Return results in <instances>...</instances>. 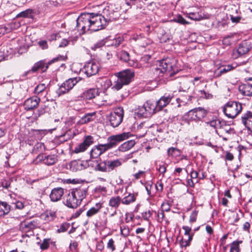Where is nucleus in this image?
<instances>
[{
    "label": "nucleus",
    "mask_w": 252,
    "mask_h": 252,
    "mask_svg": "<svg viewBox=\"0 0 252 252\" xmlns=\"http://www.w3.org/2000/svg\"><path fill=\"white\" fill-rule=\"evenodd\" d=\"M64 60L65 58L63 56L58 55V57L53 58L48 63H45L44 60H41L35 63L32 69L28 71L26 73L27 74L30 72L34 73L39 70H41L42 72H45L48 68L49 65L59 61H63Z\"/></svg>",
    "instance_id": "nucleus-7"
},
{
    "label": "nucleus",
    "mask_w": 252,
    "mask_h": 252,
    "mask_svg": "<svg viewBox=\"0 0 252 252\" xmlns=\"http://www.w3.org/2000/svg\"><path fill=\"white\" fill-rule=\"evenodd\" d=\"M239 246L238 242H233L232 244L229 252H239Z\"/></svg>",
    "instance_id": "nucleus-47"
},
{
    "label": "nucleus",
    "mask_w": 252,
    "mask_h": 252,
    "mask_svg": "<svg viewBox=\"0 0 252 252\" xmlns=\"http://www.w3.org/2000/svg\"><path fill=\"white\" fill-rule=\"evenodd\" d=\"M80 80V78L75 77L69 78L66 80L63 84V86L66 87L67 89L69 91L71 90L76 84Z\"/></svg>",
    "instance_id": "nucleus-26"
},
{
    "label": "nucleus",
    "mask_w": 252,
    "mask_h": 252,
    "mask_svg": "<svg viewBox=\"0 0 252 252\" xmlns=\"http://www.w3.org/2000/svg\"><path fill=\"white\" fill-rule=\"evenodd\" d=\"M130 132H123L116 135H111L108 137V143L104 144H98L94 146L90 152V158H97L99 156L107 150L116 147L118 144L130 137Z\"/></svg>",
    "instance_id": "nucleus-2"
},
{
    "label": "nucleus",
    "mask_w": 252,
    "mask_h": 252,
    "mask_svg": "<svg viewBox=\"0 0 252 252\" xmlns=\"http://www.w3.org/2000/svg\"><path fill=\"white\" fill-rule=\"evenodd\" d=\"M47 109V108L45 105H41L37 112L34 113V117L36 118L39 117L46 112Z\"/></svg>",
    "instance_id": "nucleus-35"
},
{
    "label": "nucleus",
    "mask_w": 252,
    "mask_h": 252,
    "mask_svg": "<svg viewBox=\"0 0 252 252\" xmlns=\"http://www.w3.org/2000/svg\"><path fill=\"white\" fill-rule=\"evenodd\" d=\"M230 19L233 23H237L240 21L241 18L239 16L234 17L232 15H230Z\"/></svg>",
    "instance_id": "nucleus-60"
},
{
    "label": "nucleus",
    "mask_w": 252,
    "mask_h": 252,
    "mask_svg": "<svg viewBox=\"0 0 252 252\" xmlns=\"http://www.w3.org/2000/svg\"><path fill=\"white\" fill-rule=\"evenodd\" d=\"M242 124L249 131L252 132V112L247 111L241 116Z\"/></svg>",
    "instance_id": "nucleus-17"
},
{
    "label": "nucleus",
    "mask_w": 252,
    "mask_h": 252,
    "mask_svg": "<svg viewBox=\"0 0 252 252\" xmlns=\"http://www.w3.org/2000/svg\"><path fill=\"white\" fill-rule=\"evenodd\" d=\"M50 244L55 246V242L52 241L50 238L44 239L40 245V248L42 250H45L49 248Z\"/></svg>",
    "instance_id": "nucleus-34"
},
{
    "label": "nucleus",
    "mask_w": 252,
    "mask_h": 252,
    "mask_svg": "<svg viewBox=\"0 0 252 252\" xmlns=\"http://www.w3.org/2000/svg\"><path fill=\"white\" fill-rule=\"evenodd\" d=\"M240 92L246 96H252V85L250 84H245L239 87Z\"/></svg>",
    "instance_id": "nucleus-24"
},
{
    "label": "nucleus",
    "mask_w": 252,
    "mask_h": 252,
    "mask_svg": "<svg viewBox=\"0 0 252 252\" xmlns=\"http://www.w3.org/2000/svg\"><path fill=\"white\" fill-rule=\"evenodd\" d=\"M45 215L46 216L45 219L49 221L53 220L56 217V213L54 212H46Z\"/></svg>",
    "instance_id": "nucleus-44"
},
{
    "label": "nucleus",
    "mask_w": 252,
    "mask_h": 252,
    "mask_svg": "<svg viewBox=\"0 0 252 252\" xmlns=\"http://www.w3.org/2000/svg\"><path fill=\"white\" fill-rule=\"evenodd\" d=\"M124 85H125L120 79H119V78H118L117 80L115 82L114 85L112 87V89L116 91H119L123 87Z\"/></svg>",
    "instance_id": "nucleus-39"
},
{
    "label": "nucleus",
    "mask_w": 252,
    "mask_h": 252,
    "mask_svg": "<svg viewBox=\"0 0 252 252\" xmlns=\"http://www.w3.org/2000/svg\"><path fill=\"white\" fill-rule=\"evenodd\" d=\"M157 190L161 191L163 190V184L161 182H158L156 185Z\"/></svg>",
    "instance_id": "nucleus-62"
},
{
    "label": "nucleus",
    "mask_w": 252,
    "mask_h": 252,
    "mask_svg": "<svg viewBox=\"0 0 252 252\" xmlns=\"http://www.w3.org/2000/svg\"><path fill=\"white\" fill-rule=\"evenodd\" d=\"M63 189L61 187L53 189L50 194L51 200L52 202H57L60 200L63 195Z\"/></svg>",
    "instance_id": "nucleus-19"
},
{
    "label": "nucleus",
    "mask_w": 252,
    "mask_h": 252,
    "mask_svg": "<svg viewBox=\"0 0 252 252\" xmlns=\"http://www.w3.org/2000/svg\"><path fill=\"white\" fill-rule=\"evenodd\" d=\"M158 170L160 173L163 174L166 171V168L164 165H159Z\"/></svg>",
    "instance_id": "nucleus-59"
},
{
    "label": "nucleus",
    "mask_w": 252,
    "mask_h": 252,
    "mask_svg": "<svg viewBox=\"0 0 252 252\" xmlns=\"http://www.w3.org/2000/svg\"><path fill=\"white\" fill-rule=\"evenodd\" d=\"M134 76V72L131 69H126L119 73L118 78L124 84H128Z\"/></svg>",
    "instance_id": "nucleus-15"
},
{
    "label": "nucleus",
    "mask_w": 252,
    "mask_h": 252,
    "mask_svg": "<svg viewBox=\"0 0 252 252\" xmlns=\"http://www.w3.org/2000/svg\"><path fill=\"white\" fill-rule=\"evenodd\" d=\"M40 101L37 96H32L27 99L24 103V107L26 111H30L37 107Z\"/></svg>",
    "instance_id": "nucleus-16"
},
{
    "label": "nucleus",
    "mask_w": 252,
    "mask_h": 252,
    "mask_svg": "<svg viewBox=\"0 0 252 252\" xmlns=\"http://www.w3.org/2000/svg\"><path fill=\"white\" fill-rule=\"evenodd\" d=\"M121 203H122V198L120 196H116L110 198L108 205L115 209H117L119 207Z\"/></svg>",
    "instance_id": "nucleus-23"
},
{
    "label": "nucleus",
    "mask_w": 252,
    "mask_h": 252,
    "mask_svg": "<svg viewBox=\"0 0 252 252\" xmlns=\"http://www.w3.org/2000/svg\"><path fill=\"white\" fill-rule=\"evenodd\" d=\"M98 70V63L94 62L87 63L82 69V71L84 72L87 77H91L95 75Z\"/></svg>",
    "instance_id": "nucleus-12"
},
{
    "label": "nucleus",
    "mask_w": 252,
    "mask_h": 252,
    "mask_svg": "<svg viewBox=\"0 0 252 252\" xmlns=\"http://www.w3.org/2000/svg\"><path fill=\"white\" fill-rule=\"evenodd\" d=\"M197 216V212L196 211H193L190 216L189 221L190 222H195L196 220Z\"/></svg>",
    "instance_id": "nucleus-53"
},
{
    "label": "nucleus",
    "mask_w": 252,
    "mask_h": 252,
    "mask_svg": "<svg viewBox=\"0 0 252 252\" xmlns=\"http://www.w3.org/2000/svg\"><path fill=\"white\" fill-rule=\"evenodd\" d=\"M58 161V156L56 155H47L46 153L39 154L33 162L35 164L42 162L44 164L51 166L55 164Z\"/></svg>",
    "instance_id": "nucleus-8"
},
{
    "label": "nucleus",
    "mask_w": 252,
    "mask_h": 252,
    "mask_svg": "<svg viewBox=\"0 0 252 252\" xmlns=\"http://www.w3.org/2000/svg\"><path fill=\"white\" fill-rule=\"evenodd\" d=\"M45 89L46 86L44 84H40L35 88L34 93L35 94H39L42 93Z\"/></svg>",
    "instance_id": "nucleus-40"
},
{
    "label": "nucleus",
    "mask_w": 252,
    "mask_h": 252,
    "mask_svg": "<svg viewBox=\"0 0 252 252\" xmlns=\"http://www.w3.org/2000/svg\"><path fill=\"white\" fill-rule=\"evenodd\" d=\"M103 207V203L99 202L96 203L94 206L92 207L86 212V216L87 217L90 218L96 215L100 210Z\"/></svg>",
    "instance_id": "nucleus-20"
},
{
    "label": "nucleus",
    "mask_w": 252,
    "mask_h": 252,
    "mask_svg": "<svg viewBox=\"0 0 252 252\" xmlns=\"http://www.w3.org/2000/svg\"><path fill=\"white\" fill-rule=\"evenodd\" d=\"M175 61L170 59H165L159 62V67L155 68V71L159 76L166 73L172 77L179 72V69L175 66Z\"/></svg>",
    "instance_id": "nucleus-5"
},
{
    "label": "nucleus",
    "mask_w": 252,
    "mask_h": 252,
    "mask_svg": "<svg viewBox=\"0 0 252 252\" xmlns=\"http://www.w3.org/2000/svg\"><path fill=\"white\" fill-rule=\"evenodd\" d=\"M183 229L185 230L184 235L185 236H188L189 237V236H192V237H193V234H190V233L191 231V228L190 227L188 226H183Z\"/></svg>",
    "instance_id": "nucleus-51"
},
{
    "label": "nucleus",
    "mask_w": 252,
    "mask_h": 252,
    "mask_svg": "<svg viewBox=\"0 0 252 252\" xmlns=\"http://www.w3.org/2000/svg\"><path fill=\"white\" fill-rule=\"evenodd\" d=\"M94 140V137L91 135L85 136L83 142L75 148L74 152L78 154L85 151L89 146L93 144Z\"/></svg>",
    "instance_id": "nucleus-14"
},
{
    "label": "nucleus",
    "mask_w": 252,
    "mask_h": 252,
    "mask_svg": "<svg viewBox=\"0 0 252 252\" xmlns=\"http://www.w3.org/2000/svg\"><path fill=\"white\" fill-rule=\"evenodd\" d=\"M96 164L94 169L96 171L110 173L122 165V161L119 159H105L101 160L99 159V161L97 160Z\"/></svg>",
    "instance_id": "nucleus-4"
},
{
    "label": "nucleus",
    "mask_w": 252,
    "mask_h": 252,
    "mask_svg": "<svg viewBox=\"0 0 252 252\" xmlns=\"http://www.w3.org/2000/svg\"><path fill=\"white\" fill-rule=\"evenodd\" d=\"M192 236H189L187 239H182L180 241V244L182 248L185 247L186 248L188 246H189L190 244V242L192 240Z\"/></svg>",
    "instance_id": "nucleus-38"
},
{
    "label": "nucleus",
    "mask_w": 252,
    "mask_h": 252,
    "mask_svg": "<svg viewBox=\"0 0 252 252\" xmlns=\"http://www.w3.org/2000/svg\"><path fill=\"white\" fill-rule=\"evenodd\" d=\"M102 14L107 24L110 22L117 20L120 16V12L115 11L112 6H108L105 8L102 11Z\"/></svg>",
    "instance_id": "nucleus-11"
},
{
    "label": "nucleus",
    "mask_w": 252,
    "mask_h": 252,
    "mask_svg": "<svg viewBox=\"0 0 252 252\" xmlns=\"http://www.w3.org/2000/svg\"><path fill=\"white\" fill-rule=\"evenodd\" d=\"M114 243V240L112 238H111L109 240L107 244V248L110 250L111 252L114 251L116 249Z\"/></svg>",
    "instance_id": "nucleus-46"
},
{
    "label": "nucleus",
    "mask_w": 252,
    "mask_h": 252,
    "mask_svg": "<svg viewBox=\"0 0 252 252\" xmlns=\"http://www.w3.org/2000/svg\"><path fill=\"white\" fill-rule=\"evenodd\" d=\"M0 184L3 188L6 189H8L10 186V182L5 179L1 180Z\"/></svg>",
    "instance_id": "nucleus-52"
},
{
    "label": "nucleus",
    "mask_w": 252,
    "mask_h": 252,
    "mask_svg": "<svg viewBox=\"0 0 252 252\" xmlns=\"http://www.w3.org/2000/svg\"><path fill=\"white\" fill-rule=\"evenodd\" d=\"M121 231L122 234L125 237L128 235L129 229L128 228L124 227L122 228V227H121Z\"/></svg>",
    "instance_id": "nucleus-57"
},
{
    "label": "nucleus",
    "mask_w": 252,
    "mask_h": 252,
    "mask_svg": "<svg viewBox=\"0 0 252 252\" xmlns=\"http://www.w3.org/2000/svg\"><path fill=\"white\" fill-rule=\"evenodd\" d=\"M135 144V142L134 140H131L127 141L122 144L119 147V150L123 152L127 151L130 150L131 148H132Z\"/></svg>",
    "instance_id": "nucleus-27"
},
{
    "label": "nucleus",
    "mask_w": 252,
    "mask_h": 252,
    "mask_svg": "<svg viewBox=\"0 0 252 252\" xmlns=\"http://www.w3.org/2000/svg\"><path fill=\"white\" fill-rule=\"evenodd\" d=\"M157 217L158 221L159 222H162L164 217V213L163 210H162L159 211L157 214Z\"/></svg>",
    "instance_id": "nucleus-54"
},
{
    "label": "nucleus",
    "mask_w": 252,
    "mask_h": 252,
    "mask_svg": "<svg viewBox=\"0 0 252 252\" xmlns=\"http://www.w3.org/2000/svg\"><path fill=\"white\" fill-rule=\"evenodd\" d=\"M126 63H127L129 66L134 68H139L141 67V65L137 62V61L131 60L130 59H129Z\"/></svg>",
    "instance_id": "nucleus-45"
},
{
    "label": "nucleus",
    "mask_w": 252,
    "mask_h": 252,
    "mask_svg": "<svg viewBox=\"0 0 252 252\" xmlns=\"http://www.w3.org/2000/svg\"><path fill=\"white\" fill-rule=\"evenodd\" d=\"M234 68L235 67H233L232 65L228 64L224 66L223 68L220 67V69L221 71V72H222L223 74H224L231 70H233Z\"/></svg>",
    "instance_id": "nucleus-48"
},
{
    "label": "nucleus",
    "mask_w": 252,
    "mask_h": 252,
    "mask_svg": "<svg viewBox=\"0 0 252 252\" xmlns=\"http://www.w3.org/2000/svg\"><path fill=\"white\" fill-rule=\"evenodd\" d=\"M10 210V206L6 202L0 201V217L7 215Z\"/></svg>",
    "instance_id": "nucleus-29"
},
{
    "label": "nucleus",
    "mask_w": 252,
    "mask_h": 252,
    "mask_svg": "<svg viewBox=\"0 0 252 252\" xmlns=\"http://www.w3.org/2000/svg\"><path fill=\"white\" fill-rule=\"evenodd\" d=\"M44 148L45 146L44 144L42 143H37L34 145L33 151L34 152H37L39 150L42 151L43 149H44Z\"/></svg>",
    "instance_id": "nucleus-50"
},
{
    "label": "nucleus",
    "mask_w": 252,
    "mask_h": 252,
    "mask_svg": "<svg viewBox=\"0 0 252 252\" xmlns=\"http://www.w3.org/2000/svg\"><path fill=\"white\" fill-rule=\"evenodd\" d=\"M207 111L202 107H198L189 110L187 116L189 120L196 122L201 121L207 115Z\"/></svg>",
    "instance_id": "nucleus-10"
},
{
    "label": "nucleus",
    "mask_w": 252,
    "mask_h": 252,
    "mask_svg": "<svg viewBox=\"0 0 252 252\" xmlns=\"http://www.w3.org/2000/svg\"><path fill=\"white\" fill-rule=\"evenodd\" d=\"M33 10L32 9H28L26 10L21 12L16 15L17 18H33Z\"/></svg>",
    "instance_id": "nucleus-32"
},
{
    "label": "nucleus",
    "mask_w": 252,
    "mask_h": 252,
    "mask_svg": "<svg viewBox=\"0 0 252 252\" xmlns=\"http://www.w3.org/2000/svg\"><path fill=\"white\" fill-rule=\"evenodd\" d=\"M76 24L78 30L82 31L83 33L98 31L108 24L102 14L94 13L81 14L77 19Z\"/></svg>",
    "instance_id": "nucleus-1"
},
{
    "label": "nucleus",
    "mask_w": 252,
    "mask_h": 252,
    "mask_svg": "<svg viewBox=\"0 0 252 252\" xmlns=\"http://www.w3.org/2000/svg\"><path fill=\"white\" fill-rule=\"evenodd\" d=\"M39 223L36 220H24L20 224V230L25 233L32 232L33 230L38 227Z\"/></svg>",
    "instance_id": "nucleus-13"
},
{
    "label": "nucleus",
    "mask_w": 252,
    "mask_h": 252,
    "mask_svg": "<svg viewBox=\"0 0 252 252\" xmlns=\"http://www.w3.org/2000/svg\"><path fill=\"white\" fill-rule=\"evenodd\" d=\"M187 17L194 21H200L203 19V16L199 12H189L187 14Z\"/></svg>",
    "instance_id": "nucleus-33"
},
{
    "label": "nucleus",
    "mask_w": 252,
    "mask_h": 252,
    "mask_svg": "<svg viewBox=\"0 0 252 252\" xmlns=\"http://www.w3.org/2000/svg\"><path fill=\"white\" fill-rule=\"evenodd\" d=\"M124 114V110L122 107L116 108L111 113L109 121L113 127H117L121 124L123 120Z\"/></svg>",
    "instance_id": "nucleus-9"
},
{
    "label": "nucleus",
    "mask_w": 252,
    "mask_h": 252,
    "mask_svg": "<svg viewBox=\"0 0 252 252\" xmlns=\"http://www.w3.org/2000/svg\"><path fill=\"white\" fill-rule=\"evenodd\" d=\"M69 91L67 89L66 87L63 86V83L57 91V93L59 96L61 95L67 93Z\"/></svg>",
    "instance_id": "nucleus-42"
},
{
    "label": "nucleus",
    "mask_w": 252,
    "mask_h": 252,
    "mask_svg": "<svg viewBox=\"0 0 252 252\" xmlns=\"http://www.w3.org/2000/svg\"><path fill=\"white\" fill-rule=\"evenodd\" d=\"M96 117V113L92 112L86 114L83 117L81 118L79 121L81 124H85L89 122L94 121Z\"/></svg>",
    "instance_id": "nucleus-25"
},
{
    "label": "nucleus",
    "mask_w": 252,
    "mask_h": 252,
    "mask_svg": "<svg viewBox=\"0 0 252 252\" xmlns=\"http://www.w3.org/2000/svg\"><path fill=\"white\" fill-rule=\"evenodd\" d=\"M152 213L150 211H146L142 214V218L146 220H148L149 218L151 216Z\"/></svg>",
    "instance_id": "nucleus-55"
},
{
    "label": "nucleus",
    "mask_w": 252,
    "mask_h": 252,
    "mask_svg": "<svg viewBox=\"0 0 252 252\" xmlns=\"http://www.w3.org/2000/svg\"><path fill=\"white\" fill-rule=\"evenodd\" d=\"M250 223L248 222H246L243 224V229L244 231H248V232H250Z\"/></svg>",
    "instance_id": "nucleus-58"
},
{
    "label": "nucleus",
    "mask_w": 252,
    "mask_h": 252,
    "mask_svg": "<svg viewBox=\"0 0 252 252\" xmlns=\"http://www.w3.org/2000/svg\"><path fill=\"white\" fill-rule=\"evenodd\" d=\"M137 193H129L127 196H126L122 199V204L124 205H129L131 203L134 202L136 200Z\"/></svg>",
    "instance_id": "nucleus-28"
},
{
    "label": "nucleus",
    "mask_w": 252,
    "mask_h": 252,
    "mask_svg": "<svg viewBox=\"0 0 252 252\" xmlns=\"http://www.w3.org/2000/svg\"><path fill=\"white\" fill-rule=\"evenodd\" d=\"M173 21L184 25L189 24V23L181 15L176 16Z\"/></svg>",
    "instance_id": "nucleus-36"
},
{
    "label": "nucleus",
    "mask_w": 252,
    "mask_h": 252,
    "mask_svg": "<svg viewBox=\"0 0 252 252\" xmlns=\"http://www.w3.org/2000/svg\"><path fill=\"white\" fill-rule=\"evenodd\" d=\"M208 125H209L210 126L213 127L215 129L220 128L224 125L225 122L224 121H220V119L216 118L213 119L207 123Z\"/></svg>",
    "instance_id": "nucleus-30"
},
{
    "label": "nucleus",
    "mask_w": 252,
    "mask_h": 252,
    "mask_svg": "<svg viewBox=\"0 0 252 252\" xmlns=\"http://www.w3.org/2000/svg\"><path fill=\"white\" fill-rule=\"evenodd\" d=\"M16 208L19 209H22L24 208V205L22 202L21 201H17L15 203Z\"/></svg>",
    "instance_id": "nucleus-63"
},
{
    "label": "nucleus",
    "mask_w": 252,
    "mask_h": 252,
    "mask_svg": "<svg viewBox=\"0 0 252 252\" xmlns=\"http://www.w3.org/2000/svg\"><path fill=\"white\" fill-rule=\"evenodd\" d=\"M234 158V157H233V155L232 154L229 153V152H227L226 154V155H225V159L228 160H232Z\"/></svg>",
    "instance_id": "nucleus-61"
},
{
    "label": "nucleus",
    "mask_w": 252,
    "mask_h": 252,
    "mask_svg": "<svg viewBox=\"0 0 252 252\" xmlns=\"http://www.w3.org/2000/svg\"><path fill=\"white\" fill-rule=\"evenodd\" d=\"M176 150H177V149L175 148L171 147V148H169L167 151L168 155L173 156V154H174V152Z\"/></svg>",
    "instance_id": "nucleus-64"
},
{
    "label": "nucleus",
    "mask_w": 252,
    "mask_h": 252,
    "mask_svg": "<svg viewBox=\"0 0 252 252\" xmlns=\"http://www.w3.org/2000/svg\"><path fill=\"white\" fill-rule=\"evenodd\" d=\"M144 107L148 114H154L158 112L157 110V105L152 103L150 101H147L144 104Z\"/></svg>",
    "instance_id": "nucleus-31"
},
{
    "label": "nucleus",
    "mask_w": 252,
    "mask_h": 252,
    "mask_svg": "<svg viewBox=\"0 0 252 252\" xmlns=\"http://www.w3.org/2000/svg\"><path fill=\"white\" fill-rule=\"evenodd\" d=\"M38 45L42 49H47L48 48V45L46 40H40L37 42Z\"/></svg>",
    "instance_id": "nucleus-49"
},
{
    "label": "nucleus",
    "mask_w": 252,
    "mask_h": 252,
    "mask_svg": "<svg viewBox=\"0 0 252 252\" xmlns=\"http://www.w3.org/2000/svg\"><path fill=\"white\" fill-rule=\"evenodd\" d=\"M251 49V44L249 41H243L239 44L237 52L239 55L242 56L247 54Z\"/></svg>",
    "instance_id": "nucleus-21"
},
{
    "label": "nucleus",
    "mask_w": 252,
    "mask_h": 252,
    "mask_svg": "<svg viewBox=\"0 0 252 252\" xmlns=\"http://www.w3.org/2000/svg\"><path fill=\"white\" fill-rule=\"evenodd\" d=\"M173 98V95L170 94L162 96L156 102L157 110L160 111L163 107L167 106L171 101Z\"/></svg>",
    "instance_id": "nucleus-18"
},
{
    "label": "nucleus",
    "mask_w": 252,
    "mask_h": 252,
    "mask_svg": "<svg viewBox=\"0 0 252 252\" xmlns=\"http://www.w3.org/2000/svg\"><path fill=\"white\" fill-rule=\"evenodd\" d=\"M100 92L97 88L90 89L83 93V97L86 99H92L99 96Z\"/></svg>",
    "instance_id": "nucleus-22"
},
{
    "label": "nucleus",
    "mask_w": 252,
    "mask_h": 252,
    "mask_svg": "<svg viewBox=\"0 0 252 252\" xmlns=\"http://www.w3.org/2000/svg\"><path fill=\"white\" fill-rule=\"evenodd\" d=\"M130 59L129 54L128 52L123 51L120 54V59L125 62H126Z\"/></svg>",
    "instance_id": "nucleus-43"
},
{
    "label": "nucleus",
    "mask_w": 252,
    "mask_h": 252,
    "mask_svg": "<svg viewBox=\"0 0 252 252\" xmlns=\"http://www.w3.org/2000/svg\"><path fill=\"white\" fill-rule=\"evenodd\" d=\"M70 40V38L68 39H63L59 45V47H64L66 46L69 44Z\"/></svg>",
    "instance_id": "nucleus-56"
},
{
    "label": "nucleus",
    "mask_w": 252,
    "mask_h": 252,
    "mask_svg": "<svg viewBox=\"0 0 252 252\" xmlns=\"http://www.w3.org/2000/svg\"><path fill=\"white\" fill-rule=\"evenodd\" d=\"M242 110V104L238 101H229L223 107L224 114L229 118H235Z\"/></svg>",
    "instance_id": "nucleus-6"
},
{
    "label": "nucleus",
    "mask_w": 252,
    "mask_h": 252,
    "mask_svg": "<svg viewBox=\"0 0 252 252\" xmlns=\"http://www.w3.org/2000/svg\"><path fill=\"white\" fill-rule=\"evenodd\" d=\"M88 191V188L85 186L71 189L64 197V204L69 208H76L86 198Z\"/></svg>",
    "instance_id": "nucleus-3"
},
{
    "label": "nucleus",
    "mask_w": 252,
    "mask_h": 252,
    "mask_svg": "<svg viewBox=\"0 0 252 252\" xmlns=\"http://www.w3.org/2000/svg\"><path fill=\"white\" fill-rule=\"evenodd\" d=\"M70 226V223L65 222L61 224L60 226V228H58L57 230L58 233H62L64 232L67 231V230L69 228Z\"/></svg>",
    "instance_id": "nucleus-37"
},
{
    "label": "nucleus",
    "mask_w": 252,
    "mask_h": 252,
    "mask_svg": "<svg viewBox=\"0 0 252 252\" xmlns=\"http://www.w3.org/2000/svg\"><path fill=\"white\" fill-rule=\"evenodd\" d=\"M105 39H104L98 41L96 43H95L93 46L91 47V49L93 50H95L97 49L100 48L105 45Z\"/></svg>",
    "instance_id": "nucleus-41"
}]
</instances>
